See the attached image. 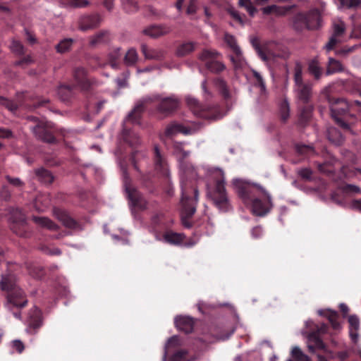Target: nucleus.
Instances as JSON below:
<instances>
[{
    "label": "nucleus",
    "instance_id": "obj_1",
    "mask_svg": "<svg viewBox=\"0 0 361 361\" xmlns=\"http://www.w3.org/2000/svg\"><path fill=\"white\" fill-rule=\"evenodd\" d=\"M159 102L157 107L159 113L168 116L173 113L180 104V99L175 95L164 97L159 94L147 95L137 102L133 109L128 114L123 121V128L122 132V139L127 142L131 147H135L140 143V138L138 135L130 130L127 129V123L134 125L140 124V118L146 105Z\"/></svg>",
    "mask_w": 361,
    "mask_h": 361
},
{
    "label": "nucleus",
    "instance_id": "obj_2",
    "mask_svg": "<svg viewBox=\"0 0 361 361\" xmlns=\"http://www.w3.org/2000/svg\"><path fill=\"white\" fill-rule=\"evenodd\" d=\"M232 185L244 204L251 208L254 214L263 216L272 208L271 195L259 184L234 178Z\"/></svg>",
    "mask_w": 361,
    "mask_h": 361
},
{
    "label": "nucleus",
    "instance_id": "obj_3",
    "mask_svg": "<svg viewBox=\"0 0 361 361\" xmlns=\"http://www.w3.org/2000/svg\"><path fill=\"white\" fill-rule=\"evenodd\" d=\"M198 177L194 166L189 163L180 164V178L181 186V221L185 228H190L191 223L188 219L192 216L196 211L198 198V190L192 181Z\"/></svg>",
    "mask_w": 361,
    "mask_h": 361
},
{
    "label": "nucleus",
    "instance_id": "obj_4",
    "mask_svg": "<svg viewBox=\"0 0 361 361\" xmlns=\"http://www.w3.org/2000/svg\"><path fill=\"white\" fill-rule=\"evenodd\" d=\"M207 176L211 178L215 183L214 190L209 195L215 205L221 212L229 209V202L227 197L225 184V176L224 171L220 168L209 166H203Z\"/></svg>",
    "mask_w": 361,
    "mask_h": 361
},
{
    "label": "nucleus",
    "instance_id": "obj_5",
    "mask_svg": "<svg viewBox=\"0 0 361 361\" xmlns=\"http://www.w3.org/2000/svg\"><path fill=\"white\" fill-rule=\"evenodd\" d=\"M2 290L8 292L7 305L9 308L16 307L22 308L27 302L24 292L16 283V276L13 275L3 276L1 281Z\"/></svg>",
    "mask_w": 361,
    "mask_h": 361
},
{
    "label": "nucleus",
    "instance_id": "obj_6",
    "mask_svg": "<svg viewBox=\"0 0 361 361\" xmlns=\"http://www.w3.org/2000/svg\"><path fill=\"white\" fill-rule=\"evenodd\" d=\"M259 58L271 68L274 66L279 59H286L290 53L286 47L278 46L274 42H271L263 47L259 45H254Z\"/></svg>",
    "mask_w": 361,
    "mask_h": 361
},
{
    "label": "nucleus",
    "instance_id": "obj_7",
    "mask_svg": "<svg viewBox=\"0 0 361 361\" xmlns=\"http://www.w3.org/2000/svg\"><path fill=\"white\" fill-rule=\"evenodd\" d=\"M294 92L297 99L304 103H308L312 95V85L303 82L302 67L297 62L294 68Z\"/></svg>",
    "mask_w": 361,
    "mask_h": 361
},
{
    "label": "nucleus",
    "instance_id": "obj_8",
    "mask_svg": "<svg viewBox=\"0 0 361 361\" xmlns=\"http://www.w3.org/2000/svg\"><path fill=\"white\" fill-rule=\"evenodd\" d=\"M186 102L192 113L197 117L216 120L221 118L223 116L219 113L218 107L216 106H203L197 99L192 96L186 97Z\"/></svg>",
    "mask_w": 361,
    "mask_h": 361
},
{
    "label": "nucleus",
    "instance_id": "obj_9",
    "mask_svg": "<svg viewBox=\"0 0 361 361\" xmlns=\"http://www.w3.org/2000/svg\"><path fill=\"white\" fill-rule=\"evenodd\" d=\"M353 104L360 106L361 105V102L355 100L353 103L349 104L344 99H337L330 104L331 116L334 118L336 122L344 129L348 128V124L344 122L339 116L346 115Z\"/></svg>",
    "mask_w": 361,
    "mask_h": 361
},
{
    "label": "nucleus",
    "instance_id": "obj_10",
    "mask_svg": "<svg viewBox=\"0 0 361 361\" xmlns=\"http://www.w3.org/2000/svg\"><path fill=\"white\" fill-rule=\"evenodd\" d=\"M221 56V53L215 49H204L199 55V59L205 63L211 72L219 73L226 68L223 62L217 60Z\"/></svg>",
    "mask_w": 361,
    "mask_h": 361
},
{
    "label": "nucleus",
    "instance_id": "obj_11",
    "mask_svg": "<svg viewBox=\"0 0 361 361\" xmlns=\"http://www.w3.org/2000/svg\"><path fill=\"white\" fill-rule=\"evenodd\" d=\"M123 184L125 187L126 193L130 202V205L132 208L137 207L140 209H145L147 207V201L144 199L142 195L134 188L131 187L128 183V176L126 169L123 167Z\"/></svg>",
    "mask_w": 361,
    "mask_h": 361
},
{
    "label": "nucleus",
    "instance_id": "obj_12",
    "mask_svg": "<svg viewBox=\"0 0 361 361\" xmlns=\"http://www.w3.org/2000/svg\"><path fill=\"white\" fill-rule=\"evenodd\" d=\"M155 237L157 240L163 241L166 243H169L171 245H179L181 243H184L185 246L186 247H191L195 245L197 242V240H195L184 243V235L173 232H166V233L164 234L162 237H159L158 235H156Z\"/></svg>",
    "mask_w": 361,
    "mask_h": 361
},
{
    "label": "nucleus",
    "instance_id": "obj_13",
    "mask_svg": "<svg viewBox=\"0 0 361 361\" xmlns=\"http://www.w3.org/2000/svg\"><path fill=\"white\" fill-rule=\"evenodd\" d=\"M25 323L29 331L32 329L35 330L41 327L43 323L41 310L35 306L31 308L27 313Z\"/></svg>",
    "mask_w": 361,
    "mask_h": 361
},
{
    "label": "nucleus",
    "instance_id": "obj_14",
    "mask_svg": "<svg viewBox=\"0 0 361 361\" xmlns=\"http://www.w3.org/2000/svg\"><path fill=\"white\" fill-rule=\"evenodd\" d=\"M50 128H51L50 123H40L31 127L32 130L39 140L49 143H53L55 142V137L49 132V129Z\"/></svg>",
    "mask_w": 361,
    "mask_h": 361
},
{
    "label": "nucleus",
    "instance_id": "obj_15",
    "mask_svg": "<svg viewBox=\"0 0 361 361\" xmlns=\"http://www.w3.org/2000/svg\"><path fill=\"white\" fill-rule=\"evenodd\" d=\"M195 132L193 128L186 127L181 123L172 122L167 126L165 130L166 136H173L177 133H183L184 135H190Z\"/></svg>",
    "mask_w": 361,
    "mask_h": 361
},
{
    "label": "nucleus",
    "instance_id": "obj_16",
    "mask_svg": "<svg viewBox=\"0 0 361 361\" xmlns=\"http://www.w3.org/2000/svg\"><path fill=\"white\" fill-rule=\"evenodd\" d=\"M141 51L147 60L161 61L165 56L164 50L148 47L146 44H141Z\"/></svg>",
    "mask_w": 361,
    "mask_h": 361
},
{
    "label": "nucleus",
    "instance_id": "obj_17",
    "mask_svg": "<svg viewBox=\"0 0 361 361\" xmlns=\"http://www.w3.org/2000/svg\"><path fill=\"white\" fill-rule=\"evenodd\" d=\"M177 329L185 334L191 333L194 327V321L192 317L186 316H177L174 319Z\"/></svg>",
    "mask_w": 361,
    "mask_h": 361
},
{
    "label": "nucleus",
    "instance_id": "obj_18",
    "mask_svg": "<svg viewBox=\"0 0 361 361\" xmlns=\"http://www.w3.org/2000/svg\"><path fill=\"white\" fill-rule=\"evenodd\" d=\"M100 23V18L98 15L85 16L79 20V29L86 31L97 26Z\"/></svg>",
    "mask_w": 361,
    "mask_h": 361
},
{
    "label": "nucleus",
    "instance_id": "obj_19",
    "mask_svg": "<svg viewBox=\"0 0 361 361\" xmlns=\"http://www.w3.org/2000/svg\"><path fill=\"white\" fill-rule=\"evenodd\" d=\"M154 164L156 170L160 172L163 176H169V170L168 168L167 162L161 155L160 151L157 146L154 147Z\"/></svg>",
    "mask_w": 361,
    "mask_h": 361
},
{
    "label": "nucleus",
    "instance_id": "obj_20",
    "mask_svg": "<svg viewBox=\"0 0 361 361\" xmlns=\"http://www.w3.org/2000/svg\"><path fill=\"white\" fill-rule=\"evenodd\" d=\"M214 84L216 88L220 92L221 94L224 97V98L228 101L232 100L235 94V90H233L229 88L227 85L226 82L220 78H216L214 80Z\"/></svg>",
    "mask_w": 361,
    "mask_h": 361
},
{
    "label": "nucleus",
    "instance_id": "obj_21",
    "mask_svg": "<svg viewBox=\"0 0 361 361\" xmlns=\"http://www.w3.org/2000/svg\"><path fill=\"white\" fill-rule=\"evenodd\" d=\"M230 60L236 72L243 71L247 66V61L243 55L241 49H238L237 51H233V54L230 56Z\"/></svg>",
    "mask_w": 361,
    "mask_h": 361
},
{
    "label": "nucleus",
    "instance_id": "obj_22",
    "mask_svg": "<svg viewBox=\"0 0 361 361\" xmlns=\"http://www.w3.org/2000/svg\"><path fill=\"white\" fill-rule=\"evenodd\" d=\"M170 30L166 25H150L143 30V33L150 37L157 38L168 34Z\"/></svg>",
    "mask_w": 361,
    "mask_h": 361
},
{
    "label": "nucleus",
    "instance_id": "obj_23",
    "mask_svg": "<svg viewBox=\"0 0 361 361\" xmlns=\"http://www.w3.org/2000/svg\"><path fill=\"white\" fill-rule=\"evenodd\" d=\"M74 78L78 85L82 90H87L90 86V82L87 78L86 71L83 68H77L75 70Z\"/></svg>",
    "mask_w": 361,
    "mask_h": 361
},
{
    "label": "nucleus",
    "instance_id": "obj_24",
    "mask_svg": "<svg viewBox=\"0 0 361 361\" xmlns=\"http://www.w3.org/2000/svg\"><path fill=\"white\" fill-rule=\"evenodd\" d=\"M53 214L66 227L75 228L76 222L69 216L68 213L59 208H54L53 209Z\"/></svg>",
    "mask_w": 361,
    "mask_h": 361
},
{
    "label": "nucleus",
    "instance_id": "obj_25",
    "mask_svg": "<svg viewBox=\"0 0 361 361\" xmlns=\"http://www.w3.org/2000/svg\"><path fill=\"white\" fill-rule=\"evenodd\" d=\"M307 29H317L321 26V15L317 9L310 11L305 14Z\"/></svg>",
    "mask_w": 361,
    "mask_h": 361
},
{
    "label": "nucleus",
    "instance_id": "obj_26",
    "mask_svg": "<svg viewBox=\"0 0 361 361\" xmlns=\"http://www.w3.org/2000/svg\"><path fill=\"white\" fill-rule=\"evenodd\" d=\"M32 220L40 228L49 231H56L58 228V226L47 217L33 216Z\"/></svg>",
    "mask_w": 361,
    "mask_h": 361
},
{
    "label": "nucleus",
    "instance_id": "obj_27",
    "mask_svg": "<svg viewBox=\"0 0 361 361\" xmlns=\"http://www.w3.org/2000/svg\"><path fill=\"white\" fill-rule=\"evenodd\" d=\"M50 205V199L48 195L40 194L35 200L34 207L37 212H44Z\"/></svg>",
    "mask_w": 361,
    "mask_h": 361
},
{
    "label": "nucleus",
    "instance_id": "obj_28",
    "mask_svg": "<svg viewBox=\"0 0 361 361\" xmlns=\"http://www.w3.org/2000/svg\"><path fill=\"white\" fill-rule=\"evenodd\" d=\"M327 137L329 140L336 145H340L344 141V137L341 133L334 127L328 128Z\"/></svg>",
    "mask_w": 361,
    "mask_h": 361
},
{
    "label": "nucleus",
    "instance_id": "obj_29",
    "mask_svg": "<svg viewBox=\"0 0 361 361\" xmlns=\"http://www.w3.org/2000/svg\"><path fill=\"white\" fill-rule=\"evenodd\" d=\"M180 345H181V341L178 336H173L171 337L170 338H169V340L167 341V342L165 345V347H164V356H163V361H166V357L168 356V355L172 350H173Z\"/></svg>",
    "mask_w": 361,
    "mask_h": 361
},
{
    "label": "nucleus",
    "instance_id": "obj_30",
    "mask_svg": "<svg viewBox=\"0 0 361 361\" xmlns=\"http://www.w3.org/2000/svg\"><path fill=\"white\" fill-rule=\"evenodd\" d=\"M338 9L356 8L361 4V0H334Z\"/></svg>",
    "mask_w": 361,
    "mask_h": 361
},
{
    "label": "nucleus",
    "instance_id": "obj_31",
    "mask_svg": "<svg viewBox=\"0 0 361 361\" xmlns=\"http://www.w3.org/2000/svg\"><path fill=\"white\" fill-rule=\"evenodd\" d=\"M109 40V34L106 31L100 32L93 35L90 41V44L92 47L99 45L102 43L107 42Z\"/></svg>",
    "mask_w": 361,
    "mask_h": 361
},
{
    "label": "nucleus",
    "instance_id": "obj_32",
    "mask_svg": "<svg viewBox=\"0 0 361 361\" xmlns=\"http://www.w3.org/2000/svg\"><path fill=\"white\" fill-rule=\"evenodd\" d=\"M195 47V43L192 42H184L178 47L176 55L178 56H185L192 52Z\"/></svg>",
    "mask_w": 361,
    "mask_h": 361
},
{
    "label": "nucleus",
    "instance_id": "obj_33",
    "mask_svg": "<svg viewBox=\"0 0 361 361\" xmlns=\"http://www.w3.org/2000/svg\"><path fill=\"white\" fill-rule=\"evenodd\" d=\"M124 63L128 66L135 65L138 61V54L135 49L130 48L126 53L124 56Z\"/></svg>",
    "mask_w": 361,
    "mask_h": 361
},
{
    "label": "nucleus",
    "instance_id": "obj_34",
    "mask_svg": "<svg viewBox=\"0 0 361 361\" xmlns=\"http://www.w3.org/2000/svg\"><path fill=\"white\" fill-rule=\"evenodd\" d=\"M343 67L341 63L333 58H329L328 67L326 71V75H331L337 72L343 71Z\"/></svg>",
    "mask_w": 361,
    "mask_h": 361
},
{
    "label": "nucleus",
    "instance_id": "obj_35",
    "mask_svg": "<svg viewBox=\"0 0 361 361\" xmlns=\"http://www.w3.org/2000/svg\"><path fill=\"white\" fill-rule=\"evenodd\" d=\"M310 73L314 75L315 79H319L322 75V68L317 58L311 60L308 65Z\"/></svg>",
    "mask_w": 361,
    "mask_h": 361
},
{
    "label": "nucleus",
    "instance_id": "obj_36",
    "mask_svg": "<svg viewBox=\"0 0 361 361\" xmlns=\"http://www.w3.org/2000/svg\"><path fill=\"white\" fill-rule=\"evenodd\" d=\"M307 17H305V14L298 13L297 14L293 19V26L295 30L300 31L305 28L307 29Z\"/></svg>",
    "mask_w": 361,
    "mask_h": 361
},
{
    "label": "nucleus",
    "instance_id": "obj_37",
    "mask_svg": "<svg viewBox=\"0 0 361 361\" xmlns=\"http://www.w3.org/2000/svg\"><path fill=\"white\" fill-rule=\"evenodd\" d=\"M58 94L61 100L68 101L73 95V90L69 85H61L58 88Z\"/></svg>",
    "mask_w": 361,
    "mask_h": 361
},
{
    "label": "nucleus",
    "instance_id": "obj_38",
    "mask_svg": "<svg viewBox=\"0 0 361 361\" xmlns=\"http://www.w3.org/2000/svg\"><path fill=\"white\" fill-rule=\"evenodd\" d=\"M36 175L38 179L44 183H51L54 178L51 173L44 169H40L36 171Z\"/></svg>",
    "mask_w": 361,
    "mask_h": 361
},
{
    "label": "nucleus",
    "instance_id": "obj_39",
    "mask_svg": "<svg viewBox=\"0 0 361 361\" xmlns=\"http://www.w3.org/2000/svg\"><path fill=\"white\" fill-rule=\"evenodd\" d=\"M10 220L13 223L23 225L25 223V216L20 209L17 208L11 212Z\"/></svg>",
    "mask_w": 361,
    "mask_h": 361
},
{
    "label": "nucleus",
    "instance_id": "obj_40",
    "mask_svg": "<svg viewBox=\"0 0 361 361\" xmlns=\"http://www.w3.org/2000/svg\"><path fill=\"white\" fill-rule=\"evenodd\" d=\"M121 56V48H114L109 54V60L112 68H116L117 67L116 61Z\"/></svg>",
    "mask_w": 361,
    "mask_h": 361
},
{
    "label": "nucleus",
    "instance_id": "obj_41",
    "mask_svg": "<svg viewBox=\"0 0 361 361\" xmlns=\"http://www.w3.org/2000/svg\"><path fill=\"white\" fill-rule=\"evenodd\" d=\"M238 4L240 6L244 7L247 10L250 16L253 17L255 15L257 9L251 0H239Z\"/></svg>",
    "mask_w": 361,
    "mask_h": 361
},
{
    "label": "nucleus",
    "instance_id": "obj_42",
    "mask_svg": "<svg viewBox=\"0 0 361 361\" xmlns=\"http://www.w3.org/2000/svg\"><path fill=\"white\" fill-rule=\"evenodd\" d=\"M72 43V39H64L61 40L56 47L57 51L59 53L67 51L71 47Z\"/></svg>",
    "mask_w": 361,
    "mask_h": 361
},
{
    "label": "nucleus",
    "instance_id": "obj_43",
    "mask_svg": "<svg viewBox=\"0 0 361 361\" xmlns=\"http://www.w3.org/2000/svg\"><path fill=\"white\" fill-rule=\"evenodd\" d=\"M224 41L233 50V51H235L238 49H240V47L238 45L236 42L235 38L233 35L226 33L224 35Z\"/></svg>",
    "mask_w": 361,
    "mask_h": 361
},
{
    "label": "nucleus",
    "instance_id": "obj_44",
    "mask_svg": "<svg viewBox=\"0 0 361 361\" xmlns=\"http://www.w3.org/2000/svg\"><path fill=\"white\" fill-rule=\"evenodd\" d=\"M188 352L185 350L176 351L172 356L166 358V361H183L186 358Z\"/></svg>",
    "mask_w": 361,
    "mask_h": 361
},
{
    "label": "nucleus",
    "instance_id": "obj_45",
    "mask_svg": "<svg viewBox=\"0 0 361 361\" xmlns=\"http://www.w3.org/2000/svg\"><path fill=\"white\" fill-rule=\"evenodd\" d=\"M289 104L287 100H284L281 102L280 106V114L281 119L286 121L289 116Z\"/></svg>",
    "mask_w": 361,
    "mask_h": 361
},
{
    "label": "nucleus",
    "instance_id": "obj_46",
    "mask_svg": "<svg viewBox=\"0 0 361 361\" xmlns=\"http://www.w3.org/2000/svg\"><path fill=\"white\" fill-rule=\"evenodd\" d=\"M291 355L296 361H302L307 357L298 346L292 348Z\"/></svg>",
    "mask_w": 361,
    "mask_h": 361
},
{
    "label": "nucleus",
    "instance_id": "obj_47",
    "mask_svg": "<svg viewBox=\"0 0 361 361\" xmlns=\"http://www.w3.org/2000/svg\"><path fill=\"white\" fill-rule=\"evenodd\" d=\"M328 319L334 329L338 330L341 328V324L338 321V313L336 312H329Z\"/></svg>",
    "mask_w": 361,
    "mask_h": 361
},
{
    "label": "nucleus",
    "instance_id": "obj_48",
    "mask_svg": "<svg viewBox=\"0 0 361 361\" xmlns=\"http://www.w3.org/2000/svg\"><path fill=\"white\" fill-rule=\"evenodd\" d=\"M0 105L6 106L11 112H15L18 108V105L15 102L1 97H0Z\"/></svg>",
    "mask_w": 361,
    "mask_h": 361
},
{
    "label": "nucleus",
    "instance_id": "obj_49",
    "mask_svg": "<svg viewBox=\"0 0 361 361\" xmlns=\"http://www.w3.org/2000/svg\"><path fill=\"white\" fill-rule=\"evenodd\" d=\"M296 151L300 154H313L314 149L311 146L305 145H297L295 147Z\"/></svg>",
    "mask_w": 361,
    "mask_h": 361
},
{
    "label": "nucleus",
    "instance_id": "obj_50",
    "mask_svg": "<svg viewBox=\"0 0 361 361\" xmlns=\"http://www.w3.org/2000/svg\"><path fill=\"white\" fill-rule=\"evenodd\" d=\"M140 157H142V159H145V154L142 152H138V151H135L132 154V161H133L134 168L137 170H139L138 162L140 160Z\"/></svg>",
    "mask_w": 361,
    "mask_h": 361
},
{
    "label": "nucleus",
    "instance_id": "obj_51",
    "mask_svg": "<svg viewBox=\"0 0 361 361\" xmlns=\"http://www.w3.org/2000/svg\"><path fill=\"white\" fill-rule=\"evenodd\" d=\"M125 10L128 13H132L137 10V5L133 0H126L123 3Z\"/></svg>",
    "mask_w": 361,
    "mask_h": 361
},
{
    "label": "nucleus",
    "instance_id": "obj_52",
    "mask_svg": "<svg viewBox=\"0 0 361 361\" xmlns=\"http://www.w3.org/2000/svg\"><path fill=\"white\" fill-rule=\"evenodd\" d=\"M10 48L11 51L16 54L20 55L23 54V46L19 41L13 40L10 45Z\"/></svg>",
    "mask_w": 361,
    "mask_h": 361
},
{
    "label": "nucleus",
    "instance_id": "obj_53",
    "mask_svg": "<svg viewBox=\"0 0 361 361\" xmlns=\"http://www.w3.org/2000/svg\"><path fill=\"white\" fill-rule=\"evenodd\" d=\"M348 322L350 324L349 329H355L357 331L360 326V321L356 315H350L348 318Z\"/></svg>",
    "mask_w": 361,
    "mask_h": 361
},
{
    "label": "nucleus",
    "instance_id": "obj_54",
    "mask_svg": "<svg viewBox=\"0 0 361 361\" xmlns=\"http://www.w3.org/2000/svg\"><path fill=\"white\" fill-rule=\"evenodd\" d=\"M345 31V25L343 22L334 23V35L335 36H341Z\"/></svg>",
    "mask_w": 361,
    "mask_h": 361
},
{
    "label": "nucleus",
    "instance_id": "obj_55",
    "mask_svg": "<svg viewBox=\"0 0 361 361\" xmlns=\"http://www.w3.org/2000/svg\"><path fill=\"white\" fill-rule=\"evenodd\" d=\"M343 191L347 193H360L361 189L355 185L347 184L343 187Z\"/></svg>",
    "mask_w": 361,
    "mask_h": 361
},
{
    "label": "nucleus",
    "instance_id": "obj_56",
    "mask_svg": "<svg viewBox=\"0 0 361 361\" xmlns=\"http://www.w3.org/2000/svg\"><path fill=\"white\" fill-rule=\"evenodd\" d=\"M11 347L15 349L18 353H21L25 348L24 344L20 340H14L11 343Z\"/></svg>",
    "mask_w": 361,
    "mask_h": 361
},
{
    "label": "nucleus",
    "instance_id": "obj_57",
    "mask_svg": "<svg viewBox=\"0 0 361 361\" xmlns=\"http://www.w3.org/2000/svg\"><path fill=\"white\" fill-rule=\"evenodd\" d=\"M338 36H335V35L333 34L331 37L330 38L329 42L325 45V48L327 51L331 50L334 46L338 42V40L337 39Z\"/></svg>",
    "mask_w": 361,
    "mask_h": 361
},
{
    "label": "nucleus",
    "instance_id": "obj_58",
    "mask_svg": "<svg viewBox=\"0 0 361 361\" xmlns=\"http://www.w3.org/2000/svg\"><path fill=\"white\" fill-rule=\"evenodd\" d=\"M298 173L302 178L310 180L311 179L312 172L310 169L305 168L299 170Z\"/></svg>",
    "mask_w": 361,
    "mask_h": 361
},
{
    "label": "nucleus",
    "instance_id": "obj_59",
    "mask_svg": "<svg viewBox=\"0 0 361 361\" xmlns=\"http://www.w3.org/2000/svg\"><path fill=\"white\" fill-rule=\"evenodd\" d=\"M290 6H278L274 10V13L278 16H285L290 10Z\"/></svg>",
    "mask_w": 361,
    "mask_h": 361
},
{
    "label": "nucleus",
    "instance_id": "obj_60",
    "mask_svg": "<svg viewBox=\"0 0 361 361\" xmlns=\"http://www.w3.org/2000/svg\"><path fill=\"white\" fill-rule=\"evenodd\" d=\"M197 0H190L189 4L187 8L188 14H193L197 10Z\"/></svg>",
    "mask_w": 361,
    "mask_h": 361
},
{
    "label": "nucleus",
    "instance_id": "obj_61",
    "mask_svg": "<svg viewBox=\"0 0 361 361\" xmlns=\"http://www.w3.org/2000/svg\"><path fill=\"white\" fill-rule=\"evenodd\" d=\"M253 75L257 79L259 86L261 87L262 91H264L266 89L265 83L261 75L256 71H253Z\"/></svg>",
    "mask_w": 361,
    "mask_h": 361
},
{
    "label": "nucleus",
    "instance_id": "obj_62",
    "mask_svg": "<svg viewBox=\"0 0 361 361\" xmlns=\"http://www.w3.org/2000/svg\"><path fill=\"white\" fill-rule=\"evenodd\" d=\"M68 4L75 7H82L88 4L86 0H68Z\"/></svg>",
    "mask_w": 361,
    "mask_h": 361
},
{
    "label": "nucleus",
    "instance_id": "obj_63",
    "mask_svg": "<svg viewBox=\"0 0 361 361\" xmlns=\"http://www.w3.org/2000/svg\"><path fill=\"white\" fill-rule=\"evenodd\" d=\"M251 235L253 238H259L263 235V230L261 226H255L251 231Z\"/></svg>",
    "mask_w": 361,
    "mask_h": 361
},
{
    "label": "nucleus",
    "instance_id": "obj_64",
    "mask_svg": "<svg viewBox=\"0 0 361 361\" xmlns=\"http://www.w3.org/2000/svg\"><path fill=\"white\" fill-rule=\"evenodd\" d=\"M6 179L9 183L16 187H22L23 183L18 178H11L9 176H6Z\"/></svg>",
    "mask_w": 361,
    "mask_h": 361
}]
</instances>
